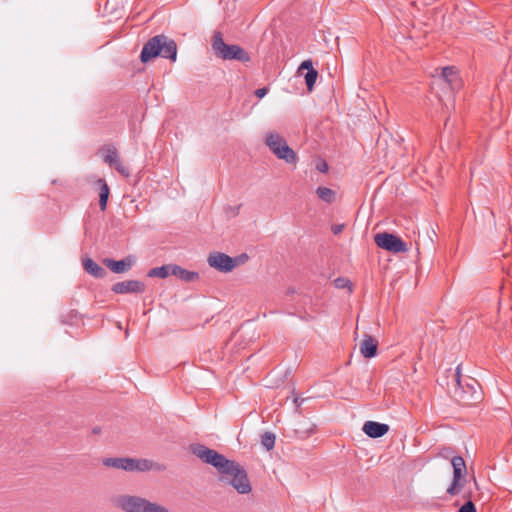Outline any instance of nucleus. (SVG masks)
<instances>
[{"instance_id":"f257e3e1","label":"nucleus","mask_w":512,"mask_h":512,"mask_svg":"<svg viewBox=\"0 0 512 512\" xmlns=\"http://www.w3.org/2000/svg\"><path fill=\"white\" fill-rule=\"evenodd\" d=\"M191 450L202 462L217 470L219 482L232 486L239 494H249L252 491L247 472L239 463L202 444L193 446Z\"/></svg>"},{"instance_id":"f03ea898","label":"nucleus","mask_w":512,"mask_h":512,"mask_svg":"<svg viewBox=\"0 0 512 512\" xmlns=\"http://www.w3.org/2000/svg\"><path fill=\"white\" fill-rule=\"evenodd\" d=\"M114 508L122 512H171L158 502H153L139 495L118 494L111 498Z\"/></svg>"},{"instance_id":"7ed1b4c3","label":"nucleus","mask_w":512,"mask_h":512,"mask_svg":"<svg viewBox=\"0 0 512 512\" xmlns=\"http://www.w3.org/2000/svg\"><path fill=\"white\" fill-rule=\"evenodd\" d=\"M163 57L176 61L177 59V44L176 42L166 35H156L149 39L143 46L140 59L141 62L147 63L156 57Z\"/></svg>"},{"instance_id":"20e7f679","label":"nucleus","mask_w":512,"mask_h":512,"mask_svg":"<svg viewBox=\"0 0 512 512\" xmlns=\"http://www.w3.org/2000/svg\"><path fill=\"white\" fill-rule=\"evenodd\" d=\"M212 49L216 57L223 60L248 62L249 54L238 45H228L223 41L222 34L215 32L212 36Z\"/></svg>"},{"instance_id":"39448f33","label":"nucleus","mask_w":512,"mask_h":512,"mask_svg":"<svg viewBox=\"0 0 512 512\" xmlns=\"http://www.w3.org/2000/svg\"><path fill=\"white\" fill-rule=\"evenodd\" d=\"M456 376L461 400L467 405L479 402L482 398L479 383L475 379L471 378L469 379V382L466 383V388L461 387L460 366L456 369Z\"/></svg>"},{"instance_id":"423d86ee","label":"nucleus","mask_w":512,"mask_h":512,"mask_svg":"<svg viewBox=\"0 0 512 512\" xmlns=\"http://www.w3.org/2000/svg\"><path fill=\"white\" fill-rule=\"evenodd\" d=\"M376 245L392 253H401L408 250L407 244L398 236L383 232L374 236Z\"/></svg>"},{"instance_id":"0eeeda50","label":"nucleus","mask_w":512,"mask_h":512,"mask_svg":"<svg viewBox=\"0 0 512 512\" xmlns=\"http://www.w3.org/2000/svg\"><path fill=\"white\" fill-rule=\"evenodd\" d=\"M207 262L210 267L223 273L231 272L237 266L234 258L221 252L211 253L208 256Z\"/></svg>"},{"instance_id":"6e6552de","label":"nucleus","mask_w":512,"mask_h":512,"mask_svg":"<svg viewBox=\"0 0 512 512\" xmlns=\"http://www.w3.org/2000/svg\"><path fill=\"white\" fill-rule=\"evenodd\" d=\"M145 284L139 280H126L117 282L112 286V291L116 294L143 293Z\"/></svg>"},{"instance_id":"1a4fd4ad","label":"nucleus","mask_w":512,"mask_h":512,"mask_svg":"<svg viewBox=\"0 0 512 512\" xmlns=\"http://www.w3.org/2000/svg\"><path fill=\"white\" fill-rule=\"evenodd\" d=\"M135 263L134 256H127L122 260H113V259H105L104 264L114 273H125L128 271Z\"/></svg>"},{"instance_id":"9d476101","label":"nucleus","mask_w":512,"mask_h":512,"mask_svg":"<svg viewBox=\"0 0 512 512\" xmlns=\"http://www.w3.org/2000/svg\"><path fill=\"white\" fill-rule=\"evenodd\" d=\"M359 350L365 358L375 357L378 350V341L373 336L365 334L359 344Z\"/></svg>"},{"instance_id":"9b49d317","label":"nucleus","mask_w":512,"mask_h":512,"mask_svg":"<svg viewBox=\"0 0 512 512\" xmlns=\"http://www.w3.org/2000/svg\"><path fill=\"white\" fill-rule=\"evenodd\" d=\"M363 432L371 438H379L389 431V426L375 421H366L362 427Z\"/></svg>"},{"instance_id":"f8f14e48","label":"nucleus","mask_w":512,"mask_h":512,"mask_svg":"<svg viewBox=\"0 0 512 512\" xmlns=\"http://www.w3.org/2000/svg\"><path fill=\"white\" fill-rule=\"evenodd\" d=\"M302 70H307L305 75V82L308 91H312L318 77V72L313 68V63L311 60H305L300 64L298 72Z\"/></svg>"},{"instance_id":"ddd939ff","label":"nucleus","mask_w":512,"mask_h":512,"mask_svg":"<svg viewBox=\"0 0 512 512\" xmlns=\"http://www.w3.org/2000/svg\"><path fill=\"white\" fill-rule=\"evenodd\" d=\"M447 84L451 90H454L458 82L457 74L453 67H444L441 76L436 80Z\"/></svg>"},{"instance_id":"4468645a","label":"nucleus","mask_w":512,"mask_h":512,"mask_svg":"<svg viewBox=\"0 0 512 512\" xmlns=\"http://www.w3.org/2000/svg\"><path fill=\"white\" fill-rule=\"evenodd\" d=\"M172 275L185 282H193L199 279L197 272L186 270L178 265L172 266Z\"/></svg>"},{"instance_id":"2eb2a0df","label":"nucleus","mask_w":512,"mask_h":512,"mask_svg":"<svg viewBox=\"0 0 512 512\" xmlns=\"http://www.w3.org/2000/svg\"><path fill=\"white\" fill-rule=\"evenodd\" d=\"M273 153L282 160H285L287 163L294 164L297 161V155L293 149H291L287 144L283 145L279 148L275 147Z\"/></svg>"},{"instance_id":"dca6fc26","label":"nucleus","mask_w":512,"mask_h":512,"mask_svg":"<svg viewBox=\"0 0 512 512\" xmlns=\"http://www.w3.org/2000/svg\"><path fill=\"white\" fill-rule=\"evenodd\" d=\"M84 270L95 278H103L106 275V271L91 258L83 259Z\"/></svg>"},{"instance_id":"f3484780","label":"nucleus","mask_w":512,"mask_h":512,"mask_svg":"<svg viewBox=\"0 0 512 512\" xmlns=\"http://www.w3.org/2000/svg\"><path fill=\"white\" fill-rule=\"evenodd\" d=\"M453 479H463L466 476L467 468L464 459L461 456L452 458Z\"/></svg>"},{"instance_id":"a211bd4d","label":"nucleus","mask_w":512,"mask_h":512,"mask_svg":"<svg viewBox=\"0 0 512 512\" xmlns=\"http://www.w3.org/2000/svg\"><path fill=\"white\" fill-rule=\"evenodd\" d=\"M100 153L103 157V160L108 165L112 166L116 163L120 158L117 152V149L113 145H105L100 149Z\"/></svg>"},{"instance_id":"6ab92c4d","label":"nucleus","mask_w":512,"mask_h":512,"mask_svg":"<svg viewBox=\"0 0 512 512\" xmlns=\"http://www.w3.org/2000/svg\"><path fill=\"white\" fill-rule=\"evenodd\" d=\"M105 467L127 471L128 457H109L102 460Z\"/></svg>"},{"instance_id":"aec40b11","label":"nucleus","mask_w":512,"mask_h":512,"mask_svg":"<svg viewBox=\"0 0 512 512\" xmlns=\"http://www.w3.org/2000/svg\"><path fill=\"white\" fill-rule=\"evenodd\" d=\"M265 143L272 152L275 150V147L279 148L287 144L285 139L276 132L267 133Z\"/></svg>"},{"instance_id":"412c9836","label":"nucleus","mask_w":512,"mask_h":512,"mask_svg":"<svg viewBox=\"0 0 512 512\" xmlns=\"http://www.w3.org/2000/svg\"><path fill=\"white\" fill-rule=\"evenodd\" d=\"M315 431V425L309 421H303L298 424V427L295 429V433L299 438L305 439L308 438Z\"/></svg>"},{"instance_id":"4be33fe9","label":"nucleus","mask_w":512,"mask_h":512,"mask_svg":"<svg viewBox=\"0 0 512 512\" xmlns=\"http://www.w3.org/2000/svg\"><path fill=\"white\" fill-rule=\"evenodd\" d=\"M152 470L162 472L166 470V466L149 459H140V472H147Z\"/></svg>"},{"instance_id":"5701e85b","label":"nucleus","mask_w":512,"mask_h":512,"mask_svg":"<svg viewBox=\"0 0 512 512\" xmlns=\"http://www.w3.org/2000/svg\"><path fill=\"white\" fill-rule=\"evenodd\" d=\"M316 194L322 201L326 203H332L336 199V192L327 187H318Z\"/></svg>"},{"instance_id":"b1692460","label":"nucleus","mask_w":512,"mask_h":512,"mask_svg":"<svg viewBox=\"0 0 512 512\" xmlns=\"http://www.w3.org/2000/svg\"><path fill=\"white\" fill-rule=\"evenodd\" d=\"M172 266L173 265H164L160 267H155L149 270V277H158V278H166L169 275H172Z\"/></svg>"},{"instance_id":"393cba45","label":"nucleus","mask_w":512,"mask_h":512,"mask_svg":"<svg viewBox=\"0 0 512 512\" xmlns=\"http://www.w3.org/2000/svg\"><path fill=\"white\" fill-rule=\"evenodd\" d=\"M466 479H453L451 485L447 489V494L454 496L460 493L462 488L464 487Z\"/></svg>"},{"instance_id":"a878e982","label":"nucleus","mask_w":512,"mask_h":512,"mask_svg":"<svg viewBox=\"0 0 512 512\" xmlns=\"http://www.w3.org/2000/svg\"><path fill=\"white\" fill-rule=\"evenodd\" d=\"M276 437L271 432H265L261 437V444L266 450H271L274 448Z\"/></svg>"},{"instance_id":"bb28decb","label":"nucleus","mask_w":512,"mask_h":512,"mask_svg":"<svg viewBox=\"0 0 512 512\" xmlns=\"http://www.w3.org/2000/svg\"><path fill=\"white\" fill-rule=\"evenodd\" d=\"M467 502L462 505L459 512H477L474 503L471 501V492L465 493L463 496Z\"/></svg>"},{"instance_id":"cd10ccee","label":"nucleus","mask_w":512,"mask_h":512,"mask_svg":"<svg viewBox=\"0 0 512 512\" xmlns=\"http://www.w3.org/2000/svg\"><path fill=\"white\" fill-rule=\"evenodd\" d=\"M127 465V472H140V459L128 457Z\"/></svg>"},{"instance_id":"c85d7f7f","label":"nucleus","mask_w":512,"mask_h":512,"mask_svg":"<svg viewBox=\"0 0 512 512\" xmlns=\"http://www.w3.org/2000/svg\"><path fill=\"white\" fill-rule=\"evenodd\" d=\"M96 185L99 186V195L109 196L110 189L106 181L102 178L96 180Z\"/></svg>"},{"instance_id":"c756f323","label":"nucleus","mask_w":512,"mask_h":512,"mask_svg":"<svg viewBox=\"0 0 512 512\" xmlns=\"http://www.w3.org/2000/svg\"><path fill=\"white\" fill-rule=\"evenodd\" d=\"M334 285L336 288H339V289L348 288L349 291H351L352 284H351L350 280L347 278L339 277V278L335 279Z\"/></svg>"},{"instance_id":"7c9ffc66","label":"nucleus","mask_w":512,"mask_h":512,"mask_svg":"<svg viewBox=\"0 0 512 512\" xmlns=\"http://www.w3.org/2000/svg\"><path fill=\"white\" fill-rule=\"evenodd\" d=\"M118 173L123 175L124 177H129L130 171L129 169L122 163V161L119 159L116 163L112 165Z\"/></svg>"},{"instance_id":"2f4dec72","label":"nucleus","mask_w":512,"mask_h":512,"mask_svg":"<svg viewBox=\"0 0 512 512\" xmlns=\"http://www.w3.org/2000/svg\"><path fill=\"white\" fill-rule=\"evenodd\" d=\"M108 197L109 196L99 195V206L102 211L106 210Z\"/></svg>"},{"instance_id":"473e14b6","label":"nucleus","mask_w":512,"mask_h":512,"mask_svg":"<svg viewBox=\"0 0 512 512\" xmlns=\"http://www.w3.org/2000/svg\"><path fill=\"white\" fill-rule=\"evenodd\" d=\"M316 168L317 170H319L320 172L322 173H325L328 171V164L325 162V161H320L317 165H316Z\"/></svg>"},{"instance_id":"72a5a7b5","label":"nucleus","mask_w":512,"mask_h":512,"mask_svg":"<svg viewBox=\"0 0 512 512\" xmlns=\"http://www.w3.org/2000/svg\"><path fill=\"white\" fill-rule=\"evenodd\" d=\"M332 232L335 234V235H338L340 234L343 229H344V224H335L332 226Z\"/></svg>"},{"instance_id":"f704fd0d","label":"nucleus","mask_w":512,"mask_h":512,"mask_svg":"<svg viewBox=\"0 0 512 512\" xmlns=\"http://www.w3.org/2000/svg\"><path fill=\"white\" fill-rule=\"evenodd\" d=\"M239 210H240V205L236 206V207H229L227 209V214L230 216H236V215H238Z\"/></svg>"},{"instance_id":"c9c22d12","label":"nucleus","mask_w":512,"mask_h":512,"mask_svg":"<svg viewBox=\"0 0 512 512\" xmlns=\"http://www.w3.org/2000/svg\"><path fill=\"white\" fill-rule=\"evenodd\" d=\"M268 90L267 88H260L255 91V95L258 98H263L267 94Z\"/></svg>"},{"instance_id":"e433bc0d","label":"nucleus","mask_w":512,"mask_h":512,"mask_svg":"<svg viewBox=\"0 0 512 512\" xmlns=\"http://www.w3.org/2000/svg\"><path fill=\"white\" fill-rule=\"evenodd\" d=\"M234 259L236 260L237 265H238V264L244 263L248 259V256L246 254H242L239 257L234 258Z\"/></svg>"}]
</instances>
